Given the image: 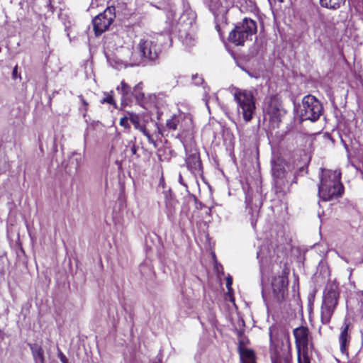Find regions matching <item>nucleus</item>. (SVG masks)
<instances>
[{"label":"nucleus","mask_w":363,"mask_h":363,"mask_svg":"<svg viewBox=\"0 0 363 363\" xmlns=\"http://www.w3.org/2000/svg\"><path fill=\"white\" fill-rule=\"evenodd\" d=\"M160 52L155 38L150 35H144L140 37L136 46V50L131 53L129 60L116 61V68L121 69L127 66L140 65L144 59L155 60Z\"/></svg>","instance_id":"f257e3e1"},{"label":"nucleus","mask_w":363,"mask_h":363,"mask_svg":"<svg viewBox=\"0 0 363 363\" xmlns=\"http://www.w3.org/2000/svg\"><path fill=\"white\" fill-rule=\"evenodd\" d=\"M340 170H324L320 177L318 186V196L324 201L338 199L344 191V186L340 182Z\"/></svg>","instance_id":"f03ea898"},{"label":"nucleus","mask_w":363,"mask_h":363,"mask_svg":"<svg viewBox=\"0 0 363 363\" xmlns=\"http://www.w3.org/2000/svg\"><path fill=\"white\" fill-rule=\"evenodd\" d=\"M257 23L251 18H245L238 22L234 29L229 33L228 40L235 45H244L251 41L257 33Z\"/></svg>","instance_id":"7ed1b4c3"},{"label":"nucleus","mask_w":363,"mask_h":363,"mask_svg":"<svg viewBox=\"0 0 363 363\" xmlns=\"http://www.w3.org/2000/svg\"><path fill=\"white\" fill-rule=\"evenodd\" d=\"M234 99L238 105V113L245 122H250L255 113V99L253 93L247 89H235Z\"/></svg>","instance_id":"20e7f679"},{"label":"nucleus","mask_w":363,"mask_h":363,"mask_svg":"<svg viewBox=\"0 0 363 363\" xmlns=\"http://www.w3.org/2000/svg\"><path fill=\"white\" fill-rule=\"evenodd\" d=\"M339 298L338 287L336 284H328L324 291L321 306V321L324 324L330 322L337 305Z\"/></svg>","instance_id":"39448f33"},{"label":"nucleus","mask_w":363,"mask_h":363,"mask_svg":"<svg viewBox=\"0 0 363 363\" xmlns=\"http://www.w3.org/2000/svg\"><path fill=\"white\" fill-rule=\"evenodd\" d=\"M322 111V104L315 96L307 95L303 97L299 108V114L303 121H316L320 118Z\"/></svg>","instance_id":"423d86ee"},{"label":"nucleus","mask_w":363,"mask_h":363,"mask_svg":"<svg viewBox=\"0 0 363 363\" xmlns=\"http://www.w3.org/2000/svg\"><path fill=\"white\" fill-rule=\"evenodd\" d=\"M263 111L264 116H267L270 122L277 127L286 113L281 100L277 96H272L265 99Z\"/></svg>","instance_id":"0eeeda50"},{"label":"nucleus","mask_w":363,"mask_h":363,"mask_svg":"<svg viewBox=\"0 0 363 363\" xmlns=\"http://www.w3.org/2000/svg\"><path fill=\"white\" fill-rule=\"evenodd\" d=\"M289 165L282 160L278 159L272 164V174L276 187L279 191L284 190L288 184V179L291 177Z\"/></svg>","instance_id":"6e6552de"},{"label":"nucleus","mask_w":363,"mask_h":363,"mask_svg":"<svg viewBox=\"0 0 363 363\" xmlns=\"http://www.w3.org/2000/svg\"><path fill=\"white\" fill-rule=\"evenodd\" d=\"M270 351L272 363H291L290 342H271Z\"/></svg>","instance_id":"1a4fd4ad"},{"label":"nucleus","mask_w":363,"mask_h":363,"mask_svg":"<svg viewBox=\"0 0 363 363\" xmlns=\"http://www.w3.org/2000/svg\"><path fill=\"white\" fill-rule=\"evenodd\" d=\"M271 287L272 295L277 301L281 302L285 299L287 295L288 279L284 271H281V274L272 276Z\"/></svg>","instance_id":"9d476101"},{"label":"nucleus","mask_w":363,"mask_h":363,"mask_svg":"<svg viewBox=\"0 0 363 363\" xmlns=\"http://www.w3.org/2000/svg\"><path fill=\"white\" fill-rule=\"evenodd\" d=\"M166 127L169 130H179L178 135L182 136L184 132L191 130V118L189 115L184 113L174 115L170 119L167 121Z\"/></svg>","instance_id":"9b49d317"},{"label":"nucleus","mask_w":363,"mask_h":363,"mask_svg":"<svg viewBox=\"0 0 363 363\" xmlns=\"http://www.w3.org/2000/svg\"><path fill=\"white\" fill-rule=\"evenodd\" d=\"M113 7L107 8L104 13L99 14L93 19L94 30L96 35L106 30L112 23L115 17Z\"/></svg>","instance_id":"f8f14e48"},{"label":"nucleus","mask_w":363,"mask_h":363,"mask_svg":"<svg viewBox=\"0 0 363 363\" xmlns=\"http://www.w3.org/2000/svg\"><path fill=\"white\" fill-rule=\"evenodd\" d=\"M230 7V2L228 0H211L209 4L210 11L218 22L225 21V16Z\"/></svg>","instance_id":"ddd939ff"},{"label":"nucleus","mask_w":363,"mask_h":363,"mask_svg":"<svg viewBox=\"0 0 363 363\" xmlns=\"http://www.w3.org/2000/svg\"><path fill=\"white\" fill-rule=\"evenodd\" d=\"M298 363H311L313 345L312 342H296Z\"/></svg>","instance_id":"4468645a"},{"label":"nucleus","mask_w":363,"mask_h":363,"mask_svg":"<svg viewBox=\"0 0 363 363\" xmlns=\"http://www.w3.org/2000/svg\"><path fill=\"white\" fill-rule=\"evenodd\" d=\"M244 342H239L238 353L241 363H256V355L255 351L247 347Z\"/></svg>","instance_id":"2eb2a0df"},{"label":"nucleus","mask_w":363,"mask_h":363,"mask_svg":"<svg viewBox=\"0 0 363 363\" xmlns=\"http://www.w3.org/2000/svg\"><path fill=\"white\" fill-rule=\"evenodd\" d=\"M270 340H289V333L281 325H273L269 328Z\"/></svg>","instance_id":"dca6fc26"},{"label":"nucleus","mask_w":363,"mask_h":363,"mask_svg":"<svg viewBox=\"0 0 363 363\" xmlns=\"http://www.w3.org/2000/svg\"><path fill=\"white\" fill-rule=\"evenodd\" d=\"M186 162L192 173L199 174L201 171V162L199 153L189 155L186 159Z\"/></svg>","instance_id":"f3484780"},{"label":"nucleus","mask_w":363,"mask_h":363,"mask_svg":"<svg viewBox=\"0 0 363 363\" xmlns=\"http://www.w3.org/2000/svg\"><path fill=\"white\" fill-rule=\"evenodd\" d=\"M30 350H32L33 356L35 363H44L43 350L39 342H35L30 344Z\"/></svg>","instance_id":"a211bd4d"},{"label":"nucleus","mask_w":363,"mask_h":363,"mask_svg":"<svg viewBox=\"0 0 363 363\" xmlns=\"http://www.w3.org/2000/svg\"><path fill=\"white\" fill-rule=\"evenodd\" d=\"M293 333L296 340H308V338H311L308 328L305 326L295 328Z\"/></svg>","instance_id":"6ab92c4d"},{"label":"nucleus","mask_w":363,"mask_h":363,"mask_svg":"<svg viewBox=\"0 0 363 363\" xmlns=\"http://www.w3.org/2000/svg\"><path fill=\"white\" fill-rule=\"evenodd\" d=\"M196 14L194 11L189 9L186 10L180 18V21L186 26H192L196 21Z\"/></svg>","instance_id":"aec40b11"},{"label":"nucleus","mask_w":363,"mask_h":363,"mask_svg":"<svg viewBox=\"0 0 363 363\" xmlns=\"http://www.w3.org/2000/svg\"><path fill=\"white\" fill-rule=\"evenodd\" d=\"M117 91L122 94L123 100H130L133 90L127 83L122 81L121 86L117 87Z\"/></svg>","instance_id":"412c9836"},{"label":"nucleus","mask_w":363,"mask_h":363,"mask_svg":"<svg viewBox=\"0 0 363 363\" xmlns=\"http://www.w3.org/2000/svg\"><path fill=\"white\" fill-rule=\"evenodd\" d=\"M345 0H320V4L323 7L330 9H337L345 3Z\"/></svg>","instance_id":"4be33fe9"},{"label":"nucleus","mask_w":363,"mask_h":363,"mask_svg":"<svg viewBox=\"0 0 363 363\" xmlns=\"http://www.w3.org/2000/svg\"><path fill=\"white\" fill-rule=\"evenodd\" d=\"M352 325L350 323H344L342 330L340 335V340H347L351 338L350 333L352 332Z\"/></svg>","instance_id":"5701e85b"},{"label":"nucleus","mask_w":363,"mask_h":363,"mask_svg":"<svg viewBox=\"0 0 363 363\" xmlns=\"http://www.w3.org/2000/svg\"><path fill=\"white\" fill-rule=\"evenodd\" d=\"M83 157L80 153L73 152L70 157V164L74 165L75 169H78L81 166Z\"/></svg>","instance_id":"b1692460"},{"label":"nucleus","mask_w":363,"mask_h":363,"mask_svg":"<svg viewBox=\"0 0 363 363\" xmlns=\"http://www.w3.org/2000/svg\"><path fill=\"white\" fill-rule=\"evenodd\" d=\"M180 36L182 39V43L185 46L191 48L195 45L196 38L192 34L186 33L184 37L182 35Z\"/></svg>","instance_id":"393cba45"},{"label":"nucleus","mask_w":363,"mask_h":363,"mask_svg":"<svg viewBox=\"0 0 363 363\" xmlns=\"http://www.w3.org/2000/svg\"><path fill=\"white\" fill-rule=\"evenodd\" d=\"M132 95L135 96L138 102H140L144 98V94L142 92V84H137L133 91Z\"/></svg>","instance_id":"a878e982"},{"label":"nucleus","mask_w":363,"mask_h":363,"mask_svg":"<svg viewBox=\"0 0 363 363\" xmlns=\"http://www.w3.org/2000/svg\"><path fill=\"white\" fill-rule=\"evenodd\" d=\"M203 100L205 101L206 106L209 109L210 104H216L218 101V97L214 94L212 95H209L207 93H205L203 96Z\"/></svg>","instance_id":"bb28decb"},{"label":"nucleus","mask_w":363,"mask_h":363,"mask_svg":"<svg viewBox=\"0 0 363 363\" xmlns=\"http://www.w3.org/2000/svg\"><path fill=\"white\" fill-rule=\"evenodd\" d=\"M129 120L133 124L135 129H138L141 125L140 124V117L138 115L133 113H128Z\"/></svg>","instance_id":"cd10ccee"},{"label":"nucleus","mask_w":363,"mask_h":363,"mask_svg":"<svg viewBox=\"0 0 363 363\" xmlns=\"http://www.w3.org/2000/svg\"><path fill=\"white\" fill-rule=\"evenodd\" d=\"M137 130H139L140 132H142L144 134V135H145L147 137L148 142L154 144V145L155 146V142L153 138L150 134V133L147 130V129L145 126L140 125V128H138Z\"/></svg>","instance_id":"c85d7f7f"},{"label":"nucleus","mask_w":363,"mask_h":363,"mask_svg":"<svg viewBox=\"0 0 363 363\" xmlns=\"http://www.w3.org/2000/svg\"><path fill=\"white\" fill-rule=\"evenodd\" d=\"M79 98L83 106V108L80 107V111L82 113L83 116H85L87 111V106L89 104L82 96H79Z\"/></svg>","instance_id":"c756f323"},{"label":"nucleus","mask_w":363,"mask_h":363,"mask_svg":"<svg viewBox=\"0 0 363 363\" xmlns=\"http://www.w3.org/2000/svg\"><path fill=\"white\" fill-rule=\"evenodd\" d=\"M101 103L102 104H104V103H107V104H111V105H113L115 107H116V102L112 96V95L111 94H107L106 95V97H104L102 100H101Z\"/></svg>","instance_id":"7c9ffc66"},{"label":"nucleus","mask_w":363,"mask_h":363,"mask_svg":"<svg viewBox=\"0 0 363 363\" xmlns=\"http://www.w3.org/2000/svg\"><path fill=\"white\" fill-rule=\"evenodd\" d=\"M348 342H341V344L340 346V352H342V354H345L347 357L348 356V352L347 351V347H348V344H347Z\"/></svg>","instance_id":"2f4dec72"},{"label":"nucleus","mask_w":363,"mask_h":363,"mask_svg":"<svg viewBox=\"0 0 363 363\" xmlns=\"http://www.w3.org/2000/svg\"><path fill=\"white\" fill-rule=\"evenodd\" d=\"M128 121L129 120V116H125L123 118H121V120H120V125L123 127H124L125 128H130V124L128 123Z\"/></svg>","instance_id":"473e14b6"},{"label":"nucleus","mask_w":363,"mask_h":363,"mask_svg":"<svg viewBox=\"0 0 363 363\" xmlns=\"http://www.w3.org/2000/svg\"><path fill=\"white\" fill-rule=\"evenodd\" d=\"M192 80L196 85L201 84L203 81V78L197 74L192 75Z\"/></svg>","instance_id":"72a5a7b5"},{"label":"nucleus","mask_w":363,"mask_h":363,"mask_svg":"<svg viewBox=\"0 0 363 363\" xmlns=\"http://www.w3.org/2000/svg\"><path fill=\"white\" fill-rule=\"evenodd\" d=\"M58 356H59L60 359L62 362V363H67V357L61 351H59Z\"/></svg>","instance_id":"f704fd0d"},{"label":"nucleus","mask_w":363,"mask_h":363,"mask_svg":"<svg viewBox=\"0 0 363 363\" xmlns=\"http://www.w3.org/2000/svg\"><path fill=\"white\" fill-rule=\"evenodd\" d=\"M232 283H233L232 277H227V279H226V286L228 289V290L230 289V286H231Z\"/></svg>","instance_id":"c9c22d12"},{"label":"nucleus","mask_w":363,"mask_h":363,"mask_svg":"<svg viewBox=\"0 0 363 363\" xmlns=\"http://www.w3.org/2000/svg\"><path fill=\"white\" fill-rule=\"evenodd\" d=\"M257 257L258 259H260L261 260L265 257V256L262 250H259V252H257Z\"/></svg>","instance_id":"e433bc0d"},{"label":"nucleus","mask_w":363,"mask_h":363,"mask_svg":"<svg viewBox=\"0 0 363 363\" xmlns=\"http://www.w3.org/2000/svg\"><path fill=\"white\" fill-rule=\"evenodd\" d=\"M137 150H138L137 147L134 144H133L130 147V151H131L132 154L135 155L137 152Z\"/></svg>","instance_id":"4c0bfd02"},{"label":"nucleus","mask_w":363,"mask_h":363,"mask_svg":"<svg viewBox=\"0 0 363 363\" xmlns=\"http://www.w3.org/2000/svg\"><path fill=\"white\" fill-rule=\"evenodd\" d=\"M179 183H180L181 184H182V185H184V186H186V185L184 183V182H183V178H182V174H179Z\"/></svg>","instance_id":"58836bf2"},{"label":"nucleus","mask_w":363,"mask_h":363,"mask_svg":"<svg viewBox=\"0 0 363 363\" xmlns=\"http://www.w3.org/2000/svg\"><path fill=\"white\" fill-rule=\"evenodd\" d=\"M13 78H16V75H17V66H16L13 70Z\"/></svg>","instance_id":"ea45409f"},{"label":"nucleus","mask_w":363,"mask_h":363,"mask_svg":"<svg viewBox=\"0 0 363 363\" xmlns=\"http://www.w3.org/2000/svg\"><path fill=\"white\" fill-rule=\"evenodd\" d=\"M50 4H52V2H51V1L50 2Z\"/></svg>","instance_id":"a19ab883"}]
</instances>
